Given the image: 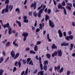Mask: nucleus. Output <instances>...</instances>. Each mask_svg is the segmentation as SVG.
<instances>
[{"mask_svg": "<svg viewBox=\"0 0 75 75\" xmlns=\"http://www.w3.org/2000/svg\"><path fill=\"white\" fill-rule=\"evenodd\" d=\"M63 35L64 37H66V36H67V34L66 33V32H64L63 33Z\"/></svg>", "mask_w": 75, "mask_h": 75, "instance_id": "nucleus-56", "label": "nucleus"}, {"mask_svg": "<svg viewBox=\"0 0 75 75\" xmlns=\"http://www.w3.org/2000/svg\"><path fill=\"white\" fill-rule=\"evenodd\" d=\"M70 74V71H67V75H69Z\"/></svg>", "mask_w": 75, "mask_h": 75, "instance_id": "nucleus-62", "label": "nucleus"}, {"mask_svg": "<svg viewBox=\"0 0 75 75\" xmlns=\"http://www.w3.org/2000/svg\"><path fill=\"white\" fill-rule=\"evenodd\" d=\"M66 7L67 8V9H68L69 10H71V8L70 6H67Z\"/></svg>", "mask_w": 75, "mask_h": 75, "instance_id": "nucleus-42", "label": "nucleus"}, {"mask_svg": "<svg viewBox=\"0 0 75 75\" xmlns=\"http://www.w3.org/2000/svg\"><path fill=\"white\" fill-rule=\"evenodd\" d=\"M51 9H48V14H50L51 13Z\"/></svg>", "mask_w": 75, "mask_h": 75, "instance_id": "nucleus-55", "label": "nucleus"}, {"mask_svg": "<svg viewBox=\"0 0 75 75\" xmlns=\"http://www.w3.org/2000/svg\"><path fill=\"white\" fill-rule=\"evenodd\" d=\"M43 69L45 71H47V66L44 65L43 67Z\"/></svg>", "mask_w": 75, "mask_h": 75, "instance_id": "nucleus-29", "label": "nucleus"}, {"mask_svg": "<svg viewBox=\"0 0 75 75\" xmlns=\"http://www.w3.org/2000/svg\"><path fill=\"white\" fill-rule=\"evenodd\" d=\"M74 38V36L72 35H70L69 36H66L65 37V38L66 40L67 41H70V40H73Z\"/></svg>", "mask_w": 75, "mask_h": 75, "instance_id": "nucleus-4", "label": "nucleus"}, {"mask_svg": "<svg viewBox=\"0 0 75 75\" xmlns=\"http://www.w3.org/2000/svg\"><path fill=\"white\" fill-rule=\"evenodd\" d=\"M39 64H40V68L41 70H43V67H42V61H41V57H40L39 59Z\"/></svg>", "mask_w": 75, "mask_h": 75, "instance_id": "nucleus-6", "label": "nucleus"}, {"mask_svg": "<svg viewBox=\"0 0 75 75\" xmlns=\"http://www.w3.org/2000/svg\"><path fill=\"white\" fill-rule=\"evenodd\" d=\"M33 16L34 17H37V14L36 11H35L33 13Z\"/></svg>", "mask_w": 75, "mask_h": 75, "instance_id": "nucleus-27", "label": "nucleus"}, {"mask_svg": "<svg viewBox=\"0 0 75 75\" xmlns=\"http://www.w3.org/2000/svg\"><path fill=\"white\" fill-rule=\"evenodd\" d=\"M57 52L58 54V56L59 57H62V52L61 50H59L57 51Z\"/></svg>", "mask_w": 75, "mask_h": 75, "instance_id": "nucleus-9", "label": "nucleus"}, {"mask_svg": "<svg viewBox=\"0 0 75 75\" xmlns=\"http://www.w3.org/2000/svg\"><path fill=\"white\" fill-rule=\"evenodd\" d=\"M11 55L12 57L13 58H14V59H16L20 55L19 53H17L16 54L15 56V54L13 50H12L11 53Z\"/></svg>", "mask_w": 75, "mask_h": 75, "instance_id": "nucleus-1", "label": "nucleus"}, {"mask_svg": "<svg viewBox=\"0 0 75 75\" xmlns=\"http://www.w3.org/2000/svg\"><path fill=\"white\" fill-rule=\"evenodd\" d=\"M58 8L60 9L61 8V10H62V9L64 10V13L65 15H67V11H66V9L64 7H62L61 5L59 4L58 5Z\"/></svg>", "mask_w": 75, "mask_h": 75, "instance_id": "nucleus-3", "label": "nucleus"}, {"mask_svg": "<svg viewBox=\"0 0 75 75\" xmlns=\"http://www.w3.org/2000/svg\"><path fill=\"white\" fill-rule=\"evenodd\" d=\"M40 31V29L38 28L36 30V33H38V32H39Z\"/></svg>", "mask_w": 75, "mask_h": 75, "instance_id": "nucleus-48", "label": "nucleus"}, {"mask_svg": "<svg viewBox=\"0 0 75 75\" xmlns=\"http://www.w3.org/2000/svg\"><path fill=\"white\" fill-rule=\"evenodd\" d=\"M46 7V6H44V7L42 8V9H41L39 11L38 13L40 14H42V13L43 12V11L44 10V9Z\"/></svg>", "mask_w": 75, "mask_h": 75, "instance_id": "nucleus-11", "label": "nucleus"}, {"mask_svg": "<svg viewBox=\"0 0 75 75\" xmlns=\"http://www.w3.org/2000/svg\"><path fill=\"white\" fill-rule=\"evenodd\" d=\"M44 71H40L39 72H38V75H44Z\"/></svg>", "mask_w": 75, "mask_h": 75, "instance_id": "nucleus-17", "label": "nucleus"}, {"mask_svg": "<svg viewBox=\"0 0 75 75\" xmlns=\"http://www.w3.org/2000/svg\"><path fill=\"white\" fill-rule=\"evenodd\" d=\"M51 48L52 50H54V49H57V46L55 45V44H53L52 45V46L51 47Z\"/></svg>", "mask_w": 75, "mask_h": 75, "instance_id": "nucleus-13", "label": "nucleus"}, {"mask_svg": "<svg viewBox=\"0 0 75 75\" xmlns=\"http://www.w3.org/2000/svg\"><path fill=\"white\" fill-rule=\"evenodd\" d=\"M48 65V60H45L44 62V64L45 65L46 64Z\"/></svg>", "mask_w": 75, "mask_h": 75, "instance_id": "nucleus-33", "label": "nucleus"}, {"mask_svg": "<svg viewBox=\"0 0 75 75\" xmlns=\"http://www.w3.org/2000/svg\"><path fill=\"white\" fill-rule=\"evenodd\" d=\"M9 57H8L7 59H6L5 60V62H7V61L8 60V59H9Z\"/></svg>", "mask_w": 75, "mask_h": 75, "instance_id": "nucleus-64", "label": "nucleus"}, {"mask_svg": "<svg viewBox=\"0 0 75 75\" xmlns=\"http://www.w3.org/2000/svg\"><path fill=\"white\" fill-rule=\"evenodd\" d=\"M62 4L63 6H65V1H64L63 2H62Z\"/></svg>", "mask_w": 75, "mask_h": 75, "instance_id": "nucleus-43", "label": "nucleus"}, {"mask_svg": "<svg viewBox=\"0 0 75 75\" xmlns=\"http://www.w3.org/2000/svg\"><path fill=\"white\" fill-rule=\"evenodd\" d=\"M60 68H61V67L59 66H58L57 67L56 66H55L54 67V71H57V70H58V69H60Z\"/></svg>", "mask_w": 75, "mask_h": 75, "instance_id": "nucleus-18", "label": "nucleus"}, {"mask_svg": "<svg viewBox=\"0 0 75 75\" xmlns=\"http://www.w3.org/2000/svg\"><path fill=\"white\" fill-rule=\"evenodd\" d=\"M9 8H10L9 10L10 11H11L12 10H13V5H10L9 6Z\"/></svg>", "mask_w": 75, "mask_h": 75, "instance_id": "nucleus-25", "label": "nucleus"}, {"mask_svg": "<svg viewBox=\"0 0 75 75\" xmlns=\"http://www.w3.org/2000/svg\"><path fill=\"white\" fill-rule=\"evenodd\" d=\"M37 6V3L36 2L34 1V3H32L31 5H30V7L32 8V7H33V9L34 10H35V8H36V7Z\"/></svg>", "mask_w": 75, "mask_h": 75, "instance_id": "nucleus-5", "label": "nucleus"}, {"mask_svg": "<svg viewBox=\"0 0 75 75\" xmlns=\"http://www.w3.org/2000/svg\"><path fill=\"white\" fill-rule=\"evenodd\" d=\"M8 11V9L7 8H6L5 10V13H7Z\"/></svg>", "mask_w": 75, "mask_h": 75, "instance_id": "nucleus-51", "label": "nucleus"}, {"mask_svg": "<svg viewBox=\"0 0 75 75\" xmlns=\"http://www.w3.org/2000/svg\"><path fill=\"white\" fill-rule=\"evenodd\" d=\"M3 27L4 28H6V27L8 28V30H9L10 28H11V26H10V24L9 23H7L6 24L3 25Z\"/></svg>", "mask_w": 75, "mask_h": 75, "instance_id": "nucleus-8", "label": "nucleus"}, {"mask_svg": "<svg viewBox=\"0 0 75 75\" xmlns=\"http://www.w3.org/2000/svg\"><path fill=\"white\" fill-rule=\"evenodd\" d=\"M23 63V64H26L27 63V61L25 59H23L22 60Z\"/></svg>", "mask_w": 75, "mask_h": 75, "instance_id": "nucleus-38", "label": "nucleus"}, {"mask_svg": "<svg viewBox=\"0 0 75 75\" xmlns=\"http://www.w3.org/2000/svg\"><path fill=\"white\" fill-rule=\"evenodd\" d=\"M48 19H49V16H48V15H46L45 17V21L48 20Z\"/></svg>", "mask_w": 75, "mask_h": 75, "instance_id": "nucleus-35", "label": "nucleus"}, {"mask_svg": "<svg viewBox=\"0 0 75 75\" xmlns=\"http://www.w3.org/2000/svg\"><path fill=\"white\" fill-rule=\"evenodd\" d=\"M5 3V4H8L9 3V0H6Z\"/></svg>", "mask_w": 75, "mask_h": 75, "instance_id": "nucleus-45", "label": "nucleus"}, {"mask_svg": "<svg viewBox=\"0 0 75 75\" xmlns=\"http://www.w3.org/2000/svg\"><path fill=\"white\" fill-rule=\"evenodd\" d=\"M4 60V59H3V57H1L0 59V62L1 63Z\"/></svg>", "mask_w": 75, "mask_h": 75, "instance_id": "nucleus-32", "label": "nucleus"}, {"mask_svg": "<svg viewBox=\"0 0 75 75\" xmlns=\"http://www.w3.org/2000/svg\"><path fill=\"white\" fill-rule=\"evenodd\" d=\"M47 38L49 42H51L52 40L50 38V37H49V34H47Z\"/></svg>", "mask_w": 75, "mask_h": 75, "instance_id": "nucleus-19", "label": "nucleus"}, {"mask_svg": "<svg viewBox=\"0 0 75 75\" xmlns=\"http://www.w3.org/2000/svg\"><path fill=\"white\" fill-rule=\"evenodd\" d=\"M49 26L51 27V28H54L55 25H54V22H52L51 21L49 20Z\"/></svg>", "mask_w": 75, "mask_h": 75, "instance_id": "nucleus-7", "label": "nucleus"}, {"mask_svg": "<svg viewBox=\"0 0 75 75\" xmlns=\"http://www.w3.org/2000/svg\"><path fill=\"white\" fill-rule=\"evenodd\" d=\"M30 50V48L29 47H27L25 49V51H28Z\"/></svg>", "mask_w": 75, "mask_h": 75, "instance_id": "nucleus-63", "label": "nucleus"}, {"mask_svg": "<svg viewBox=\"0 0 75 75\" xmlns=\"http://www.w3.org/2000/svg\"><path fill=\"white\" fill-rule=\"evenodd\" d=\"M41 41H38L37 42L36 45H38L41 44Z\"/></svg>", "mask_w": 75, "mask_h": 75, "instance_id": "nucleus-41", "label": "nucleus"}, {"mask_svg": "<svg viewBox=\"0 0 75 75\" xmlns=\"http://www.w3.org/2000/svg\"><path fill=\"white\" fill-rule=\"evenodd\" d=\"M37 21H35V22L34 24V26L35 27H36L37 26Z\"/></svg>", "mask_w": 75, "mask_h": 75, "instance_id": "nucleus-59", "label": "nucleus"}, {"mask_svg": "<svg viewBox=\"0 0 75 75\" xmlns=\"http://www.w3.org/2000/svg\"><path fill=\"white\" fill-rule=\"evenodd\" d=\"M17 70V68H16V67H13V72H14L15 71H16V70Z\"/></svg>", "mask_w": 75, "mask_h": 75, "instance_id": "nucleus-50", "label": "nucleus"}, {"mask_svg": "<svg viewBox=\"0 0 75 75\" xmlns=\"http://www.w3.org/2000/svg\"><path fill=\"white\" fill-rule=\"evenodd\" d=\"M57 52L55 51L53 52L52 54V57H54L55 56H57Z\"/></svg>", "mask_w": 75, "mask_h": 75, "instance_id": "nucleus-14", "label": "nucleus"}, {"mask_svg": "<svg viewBox=\"0 0 75 75\" xmlns=\"http://www.w3.org/2000/svg\"><path fill=\"white\" fill-rule=\"evenodd\" d=\"M23 22L24 23H28V19H25L24 20Z\"/></svg>", "mask_w": 75, "mask_h": 75, "instance_id": "nucleus-44", "label": "nucleus"}, {"mask_svg": "<svg viewBox=\"0 0 75 75\" xmlns=\"http://www.w3.org/2000/svg\"><path fill=\"white\" fill-rule=\"evenodd\" d=\"M68 34L69 35H71L72 34V32H71V31H69Z\"/></svg>", "mask_w": 75, "mask_h": 75, "instance_id": "nucleus-54", "label": "nucleus"}, {"mask_svg": "<svg viewBox=\"0 0 75 75\" xmlns=\"http://www.w3.org/2000/svg\"><path fill=\"white\" fill-rule=\"evenodd\" d=\"M5 11V9H3L2 11V12H1V14H4Z\"/></svg>", "mask_w": 75, "mask_h": 75, "instance_id": "nucleus-47", "label": "nucleus"}, {"mask_svg": "<svg viewBox=\"0 0 75 75\" xmlns=\"http://www.w3.org/2000/svg\"><path fill=\"white\" fill-rule=\"evenodd\" d=\"M13 45H14L15 47H18V44L17 43H14V44H13Z\"/></svg>", "mask_w": 75, "mask_h": 75, "instance_id": "nucleus-53", "label": "nucleus"}, {"mask_svg": "<svg viewBox=\"0 0 75 75\" xmlns=\"http://www.w3.org/2000/svg\"><path fill=\"white\" fill-rule=\"evenodd\" d=\"M39 28L40 29V30H42V24L41 23L39 24Z\"/></svg>", "mask_w": 75, "mask_h": 75, "instance_id": "nucleus-40", "label": "nucleus"}, {"mask_svg": "<svg viewBox=\"0 0 75 75\" xmlns=\"http://www.w3.org/2000/svg\"><path fill=\"white\" fill-rule=\"evenodd\" d=\"M16 24L18 25L19 27H21V23L19 21H16Z\"/></svg>", "mask_w": 75, "mask_h": 75, "instance_id": "nucleus-16", "label": "nucleus"}, {"mask_svg": "<svg viewBox=\"0 0 75 75\" xmlns=\"http://www.w3.org/2000/svg\"><path fill=\"white\" fill-rule=\"evenodd\" d=\"M30 46L31 47H33L34 46V45L33 43H31L30 45Z\"/></svg>", "mask_w": 75, "mask_h": 75, "instance_id": "nucleus-58", "label": "nucleus"}, {"mask_svg": "<svg viewBox=\"0 0 75 75\" xmlns=\"http://www.w3.org/2000/svg\"><path fill=\"white\" fill-rule=\"evenodd\" d=\"M73 47L74 44H71L70 45V48H69V50H70V51H72V49H73Z\"/></svg>", "mask_w": 75, "mask_h": 75, "instance_id": "nucleus-21", "label": "nucleus"}, {"mask_svg": "<svg viewBox=\"0 0 75 75\" xmlns=\"http://www.w3.org/2000/svg\"><path fill=\"white\" fill-rule=\"evenodd\" d=\"M65 2L66 3H67V5L68 6H70L71 7H72V4L71 3H68V0H65Z\"/></svg>", "mask_w": 75, "mask_h": 75, "instance_id": "nucleus-15", "label": "nucleus"}, {"mask_svg": "<svg viewBox=\"0 0 75 75\" xmlns=\"http://www.w3.org/2000/svg\"><path fill=\"white\" fill-rule=\"evenodd\" d=\"M72 25H73V26H74V27H75V22H72Z\"/></svg>", "mask_w": 75, "mask_h": 75, "instance_id": "nucleus-61", "label": "nucleus"}, {"mask_svg": "<svg viewBox=\"0 0 75 75\" xmlns=\"http://www.w3.org/2000/svg\"><path fill=\"white\" fill-rule=\"evenodd\" d=\"M28 35V33L27 32H23L22 35V36H23V41H25L26 40L27 38V37Z\"/></svg>", "mask_w": 75, "mask_h": 75, "instance_id": "nucleus-2", "label": "nucleus"}, {"mask_svg": "<svg viewBox=\"0 0 75 75\" xmlns=\"http://www.w3.org/2000/svg\"><path fill=\"white\" fill-rule=\"evenodd\" d=\"M7 40L6 39L4 40V41H3L2 42V43H3L4 44H5V42H7Z\"/></svg>", "mask_w": 75, "mask_h": 75, "instance_id": "nucleus-57", "label": "nucleus"}, {"mask_svg": "<svg viewBox=\"0 0 75 75\" xmlns=\"http://www.w3.org/2000/svg\"><path fill=\"white\" fill-rule=\"evenodd\" d=\"M63 70H64V68L62 67L59 71V73H61L62 72H63Z\"/></svg>", "mask_w": 75, "mask_h": 75, "instance_id": "nucleus-39", "label": "nucleus"}, {"mask_svg": "<svg viewBox=\"0 0 75 75\" xmlns=\"http://www.w3.org/2000/svg\"><path fill=\"white\" fill-rule=\"evenodd\" d=\"M69 45V43H66L65 42H63V43H62L61 44V45L62 47V46H68Z\"/></svg>", "mask_w": 75, "mask_h": 75, "instance_id": "nucleus-12", "label": "nucleus"}, {"mask_svg": "<svg viewBox=\"0 0 75 75\" xmlns=\"http://www.w3.org/2000/svg\"><path fill=\"white\" fill-rule=\"evenodd\" d=\"M28 68L27 67L25 71V74H26V75H27V74H28Z\"/></svg>", "mask_w": 75, "mask_h": 75, "instance_id": "nucleus-37", "label": "nucleus"}, {"mask_svg": "<svg viewBox=\"0 0 75 75\" xmlns=\"http://www.w3.org/2000/svg\"><path fill=\"white\" fill-rule=\"evenodd\" d=\"M38 72V69H36L34 71L33 74H36V73H37Z\"/></svg>", "mask_w": 75, "mask_h": 75, "instance_id": "nucleus-28", "label": "nucleus"}, {"mask_svg": "<svg viewBox=\"0 0 75 75\" xmlns=\"http://www.w3.org/2000/svg\"><path fill=\"white\" fill-rule=\"evenodd\" d=\"M41 13H38V17H39V18H40V17H41Z\"/></svg>", "mask_w": 75, "mask_h": 75, "instance_id": "nucleus-46", "label": "nucleus"}, {"mask_svg": "<svg viewBox=\"0 0 75 75\" xmlns=\"http://www.w3.org/2000/svg\"><path fill=\"white\" fill-rule=\"evenodd\" d=\"M28 14L29 16H32V14H33V12H29L28 13Z\"/></svg>", "mask_w": 75, "mask_h": 75, "instance_id": "nucleus-49", "label": "nucleus"}, {"mask_svg": "<svg viewBox=\"0 0 75 75\" xmlns=\"http://www.w3.org/2000/svg\"><path fill=\"white\" fill-rule=\"evenodd\" d=\"M16 11H18V14H20V9L18 8H17L16 9Z\"/></svg>", "mask_w": 75, "mask_h": 75, "instance_id": "nucleus-23", "label": "nucleus"}, {"mask_svg": "<svg viewBox=\"0 0 75 75\" xmlns=\"http://www.w3.org/2000/svg\"><path fill=\"white\" fill-rule=\"evenodd\" d=\"M46 56L47 58H48V59H50V58H51V54H46Z\"/></svg>", "mask_w": 75, "mask_h": 75, "instance_id": "nucleus-20", "label": "nucleus"}, {"mask_svg": "<svg viewBox=\"0 0 75 75\" xmlns=\"http://www.w3.org/2000/svg\"><path fill=\"white\" fill-rule=\"evenodd\" d=\"M28 64L29 65H34V64H33V61H32V60H31Z\"/></svg>", "mask_w": 75, "mask_h": 75, "instance_id": "nucleus-34", "label": "nucleus"}, {"mask_svg": "<svg viewBox=\"0 0 75 75\" xmlns=\"http://www.w3.org/2000/svg\"><path fill=\"white\" fill-rule=\"evenodd\" d=\"M18 64L19 65V68H20L21 67V62H20V61H19L18 62Z\"/></svg>", "mask_w": 75, "mask_h": 75, "instance_id": "nucleus-52", "label": "nucleus"}, {"mask_svg": "<svg viewBox=\"0 0 75 75\" xmlns=\"http://www.w3.org/2000/svg\"><path fill=\"white\" fill-rule=\"evenodd\" d=\"M34 51H38V46L37 45H35L34 47Z\"/></svg>", "mask_w": 75, "mask_h": 75, "instance_id": "nucleus-24", "label": "nucleus"}, {"mask_svg": "<svg viewBox=\"0 0 75 75\" xmlns=\"http://www.w3.org/2000/svg\"><path fill=\"white\" fill-rule=\"evenodd\" d=\"M6 47H8V46H10V42H7L6 44Z\"/></svg>", "mask_w": 75, "mask_h": 75, "instance_id": "nucleus-30", "label": "nucleus"}, {"mask_svg": "<svg viewBox=\"0 0 75 75\" xmlns=\"http://www.w3.org/2000/svg\"><path fill=\"white\" fill-rule=\"evenodd\" d=\"M31 59L30 58H28L27 59V64H28L29 62H30V61H31Z\"/></svg>", "mask_w": 75, "mask_h": 75, "instance_id": "nucleus-31", "label": "nucleus"}, {"mask_svg": "<svg viewBox=\"0 0 75 75\" xmlns=\"http://www.w3.org/2000/svg\"><path fill=\"white\" fill-rule=\"evenodd\" d=\"M44 6H45V5H44V4H42L41 5V6L39 7H38V10H40L41 9V8H42V7H44Z\"/></svg>", "mask_w": 75, "mask_h": 75, "instance_id": "nucleus-22", "label": "nucleus"}, {"mask_svg": "<svg viewBox=\"0 0 75 75\" xmlns=\"http://www.w3.org/2000/svg\"><path fill=\"white\" fill-rule=\"evenodd\" d=\"M4 72V70L2 69H0V75H3V73Z\"/></svg>", "mask_w": 75, "mask_h": 75, "instance_id": "nucleus-26", "label": "nucleus"}, {"mask_svg": "<svg viewBox=\"0 0 75 75\" xmlns=\"http://www.w3.org/2000/svg\"><path fill=\"white\" fill-rule=\"evenodd\" d=\"M30 54H36V53H35V52L33 51V50H31L30 51Z\"/></svg>", "mask_w": 75, "mask_h": 75, "instance_id": "nucleus-36", "label": "nucleus"}, {"mask_svg": "<svg viewBox=\"0 0 75 75\" xmlns=\"http://www.w3.org/2000/svg\"><path fill=\"white\" fill-rule=\"evenodd\" d=\"M27 18V16H23V19L24 20H26Z\"/></svg>", "mask_w": 75, "mask_h": 75, "instance_id": "nucleus-60", "label": "nucleus"}, {"mask_svg": "<svg viewBox=\"0 0 75 75\" xmlns=\"http://www.w3.org/2000/svg\"><path fill=\"white\" fill-rule=\"evenodd\" d=\"M58 33L59 34V37H62V36H63L62 33V32H61V30H58Z\"/></svg>", "mask_w": 75, "mask_h": 75, "instance_id": "nucleus-10", "label": "nucleus"}]
</instances>
